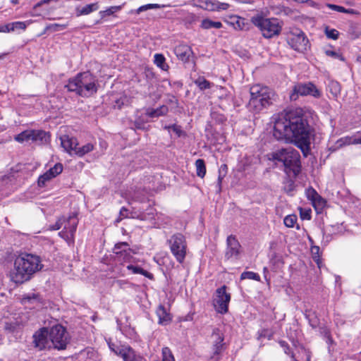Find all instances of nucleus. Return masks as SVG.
<instances>
[{
	"instance_id": "nucleus-1",
	"label": "nucleus",
	"mask_w": 361,
	"mask_h": 361,
	"mask_svg": "<svg viewBox=\"0 0 361 361\" xmlns=\"http://www.w3.org/2000/svg\"><path fill=\"white\" fill-rule=\"evenodd\" d=\"M313 131L302 110L295 109L279 114L274 124L273 135L279 141L294 143L307 157Z\"/></svg>"
},
{
	"instance_id": "nucleus-2",
	"label": "nucleus",
	"mask_w": 361,
	"mask_h": 361,
	"mask_svg": "<svg viewBox=\"0 0 361 361\" xmlns=\"http://www.w3.org/2000/svg\"><path fill=\"white\" fill-rule=\"evenodd\" d=\"M43 267L39 256L26 252L21 253L14 259L13 268L10 270L8 276L15 284H23L30 281Z\"/></svg>"
},
{
	"instance_id": "nucleus-3",
	"label": "nucleus",
	"mask_w": 361,
	"mask_h": 361,
	"mask_svg": "<svg viewBox=\"0 0 361 361\" xmlns=\"http://www.w3.org/2000/svg\"><path fill=\"white\" fill-rule=\"evenodd\" d=\"M99 83L95 75L90 71L78 73L71 78L65 88L70 92H74L82 97H90L98 91Z\"/></svg>"
},
{
	"instance_id": "nucleus-4",
	"label": "nucleus",
	"mask_w": 361,
	"mask_h": 361,
	"mask_svg": "<svg viewBox=\"0 0 361 361\" xmlns=\"http://www.w3.org/2000/svg\"><path fill=\"white\" fill-rule=\"evenodd\" d=\"M250 98L247 107L255 114L260 113L264 109L271 106L277 99V94L270 87L255 84L250 88Z\"/></svg>"
},
{
	"instance_id": "nucleus-5",
	"label": "nucleus",
	"mask_w": 361,
	"mask_h": 361,
	"mask_svg": "<svg viewBox=\"0 0 361 361\" xmlns=\"http://www.w3.org/2000/svg\"><path fill=\"white\" fill-rule=\"evenodd\" d=\"M272 159L282 162L284 166V172L287 174L293 173L296 177L301 172L300 155L298 150L289 147L281 149L272 153Z\"/></svg>"
},
{
	"instance_id": "nucleus-6",
	"label": "nucleus",
	"mask_w": 361,
	"mask_h": 361,
	"mask_svg": "<svg viewBox=\"0 0 361 361\" xmlns=\"http://www.w3.org/2000/svg\"><path fill=\"white\" fill-rule=\"evenodd\" d=\"M250 22L261 32L264 38L270 39L279 35L281 32L282 25L276 18H265L262 13L253 16Z\"/></svg>"
},
{
	"instance_id": "nucleus-7",
	"label": "nucleus",
	"mask_w": 361,
	"mask_h": 361,
	"mask_svg": "<svg viewBox=\"0 0 361 361\" xmlns=\"http://www.w3.org/2000/svg\"><path fill=\"white\" fill-rule=\"evenodd\" d=\"M285 37L287 44L293 50L304 53L310 47V41L301 29L297 27H290L285 32Z\"/></svg>"
},
{
	"instance_id": "nucleus-8",
	"label": "nucleus",
	"mask_w": 361,
	"mask_h": 361,
	"mask_svg": "<svg viewBox=\"0 0 361 361\" xmlns=\"http://www.w3.org/2000/svg\"><path fill=\"white\" fill-rule=\"evenodd\" d=\"M167 244L176 262L183 264L188 252V244L185 235L180 233H174L167 240Z\"/></svg>"
},
{
	"instance_id": "nucleus-9",
	"label": "nucleus",
	"mask_w": 361,
	"mask_h": 361,
	"mask_svg": "<svg viewBox=\"0 0 361 361\" xmlns=\"http://www.w3.org/2000/svg\"><path fill=\"white\" fill-rule=\"evenodd\" d=\"M49 338L54 348L64 350L69 342L70 336L66 329L62 325L57 324L49 330Z\"/></svg>"
},
{
	"instance_id": "nucleus-10",
	"label": "nucleus",
	"mask_w": 361,
	"mask_h": 361,
	"mask_svg": "<svg viewBox=\"0 0 361 361\" xmlns=\"http://www.w3.org/2000/svg\"><path fill=\"white\" fill-rule=\"evenodd\" d=\"M298 95H310L314 98H319L321 97L322 93L316 85L311 82L306 83L299 82L295 85L293 87L292 93L290 94V99H296L298 97Z\"/></svg>"
},
{
	"instance_id": "nucleus-11",
	"label": "nucleus",
	"mask_w": 361,
	"mask_h": 361,
	"mask_svg": "<svg viewBox=\"0 0 361 361\" xmlns=\"http://www.w3.org/2000/svg\"><path fill=\"white\" fill-rule=\"evenodd\" d=\"M227 287L224 285L216 290V297L213 300L215 310L221 314L228 312V304L231 300V294L226 292Z\"/></svg>"
},
{
	"instance_id": "nucleus-12",
	"label": "nucleus",
	"mask_w": 361,
	"mask_h": 361,
	"mask_svg": "<svg viewBox=\"0 0 361 361\" xmlns=\"http://www.w3.org/2000/svg\"><path fill=\"white\" fill-rule=\"evenodd\" d=\"M305 195L307 200L311 202L317 214L322 213L326 204L325 199H324L312 186H310L305 190Z\"/></svg>"
},
{
	"instance_id": "nucleus-13",
	"label": "nucleus",
	"mask_w": 361,
	"mask_h": 361,
	"mask_svg": "<svg viewBox=\"0 0 361 361\" xmlns=\"http://www.w3.org/2000/svg\"><path fill=\"white\" fill-rule=\"evenodd\" d=\"M241 252V245L235 235H230L226 239L225 258L230 259L233 257L238 259Z\"/></svg>"
},
{
	"instance_id": "nucleus-14",
	"label": "nucleus",
	"mask_w": 361,
	"mask_h": 361,
	"mask_svg": "<svg viewBox=\"0 0 361 361\" xmlns=\"http://www.w3.org/2000/svg\"><path fill=\"white\" fill-rule=\"evenodd\" d=\"M113 252L116 257L122 260L123 262H130L133 256L132 249L129 247V244L127 242H118L115 244Z\"/></svg>"
},
{
	"instance_id": "nucleus-15",
	"label": "nucleus",
	"mask_w": 361,
	"mask_h": 361,
	"mask_svg": "<svg viewBox=\"0 0 361 361\" xmlns=\"http://www.w3.org/2000/svg\"><path fill=\"white\" fill-rule=\"evenodd\" d=\"M20 302L28 309H39L44 305L42 296L40 294L35 293L24 295L20 300Z\"/></svg>"
},
{
	"instance_id": "nucleus-16",
	"label": "nucleus",
	"mask_w": 361,
	"mask_h": 361,
	"mask_svg": "<svg viewBox=\"0 0 361 361\" xmlns=\"http://www.w3.org/2000/svg\"><path fill=\"white\" fill-rule=\"evenodd\" d=\"M49 331L46 327L37 331L32 336L34 347L39 350L45 349L49 343Z\"/></svg>"
},
{
	"instance_id": "nucleus-17",
	"label": "nucleus",
	"mask_w": 361,
	"mask_h": 361,
	"mask_svg": "<svg viewBox=\"0 0 361 361\" xmlns=\"http://www.w3.org/2000/svg\"><path fill=\"white\" fill-rule=\"evenodd\" d=\"M225 22L236 30H249L250 23L244 18L236 15H231Z\"/></svg>"
},
{
	"instance_id": "nucleus-18",
	"label": "nucleus",
	"mask_w": 361,
	"mask_h": 361,
	"mask_svg": "<svg viewBox=\"0 0 361 361\" xmlns=\"http://www.w3.org/2000/svg\"><path fill=\"white\" fill-rule=\"evenodd\" d=\"M173 52L178 59L183 63L189 62L190 58L193 54L192 48L185 43H180L176 46Z\"/></svg>"
},
{
	"instance_id": "nucleus-19",
	"label": "nucleus",
	"mask_w": 361,
	"mask_h": 361,
	"mask_svg": "<svg viewBox=\"0 0 361 361\" xmlns=\"http://www.w3.org/2000/svg\"><path fill=\"white\" fill-rule=\"evenodd\" d=\"M116 354L120 355L124 361H145V359L136 354L135 350L129 346H123Z\"/></svg>"
},
{
	"instance_id": "nucleus-20",
	"label": "nucleus",
	"mask_w": 361,
	"mask_h": 361,
	"mask_svg": "<svg viewBox=\"0 0 361 361\" xmlns=\"http://www.w3.org/2000/svg\"><path fill=\"white\" fill-rule=\"evenodd\" d=\"M50 138L49 132L44 130L31 129V141L37 145H43L47 143Z\"/></svg>"
},
{
	"instance_id": "nucleus-21",
	"label": "nucleus",
	"mask_w": 361,
	"mask_h": 361,
	"mask_svg": "<svg viewBox=\"0 0 361 361\" xmlns=\"http://www.w3.org/2000/svg\"><path fill=\"white\" fill-rule=\"evenodd\" d=\"M212 336L215 337V340L214 341L213 344V354L214 356L212 358H214L215 355H219L224 350V336L221 331L216 329L213 331Z\"/></svg>"
},
{
	"instance_id": "nucleus-22",
	"label": "nucleus",
	"mask_w": 361,
	"mask_h": 361,
	"mask_svg": "<svg viewBox=\"0 0 361 361\" xmlns=\"http://www.w3.org/2000/svg\"><path fill=\"white\" fill-rule=\"evenodd\" d=\"M61 146L65 149L66 151L71 152L74 151L78 145V140L75 137H70L69 135H65L61 137Z\"/></svg>"
},
{
	"instance_id": "nucleus-23",
	"label": "nucleus",
	"mask_w": 361,
	"mask_h": 361,
	"mask_svg": "<svg viewBox=\"0 0 361 361\" xmlns=\"http://www.w3.org/2000/svg\"><path fill=\"white\" fill-rule=\"evenodd\" d=\"M125 4L126 3L124 2L121 5L111 6L106 8L105 10L100 11L99 12V16H100L101 20H105L109 16L116 17L115 13L120 11Z\"/></svg>"
},
{
	"instance_id": "nucleus-24",
	"label": "nucleus",
	"mask_w": 361,
	"mask_h": 361,
	"mask_svg": "<svg viewBox=\"0 0 361 361\" xmlns=\"http://www.w3.org/2000/svg\"><path fill=\"white\" fill-rule=\"evenodd\" d=\"M78 224V219L76 214L70 215L68 218H66V222L63 224V227L68 230L70 233L75 235Z\"/></svg>"
},
{
	"instance_id": "nucleus-25",
	"label": "nucleus",
	"mask_w": 361,
	"mask_h": 361,
	"mask_svg": "<svg viewBox=\"0 0 361 361\" xmlns=\"http://www.w3.org/2000/svg\"><path fill=\"white\" fill-rule=\"evenodd\" d=\"M169 112V108L166 105H161L157 109L149 108L146 111V116L149 118H157L165 116Z\"/></svg>"
},
{
	"instance_id": "nucleus-26",
	"label": "nucleus",
	"mask_w": 361,
	"mask_h": 361,
	"mask_svg": "<svg viewBox=\"0 0 361 361\" xmlns=\"http://www.w3.org/2000/svg\"><path fill=\"white\" fill-rule=\"evenodd\" d=\"M99 9V4L98 2L92 3L90 4H87L82 8L77 7L75 8L76 16H86L90 13L96 11Z\"/></svg>"
},
{
	"instance_id": "nucleus-27",
	"label": "nucleus",
	"mask_w": 361,
	"mask_h": 361,
	"mask_svg": "<svg viewBox=\"0 0 361 361\" xmlns=\"http://www.w3.org/2000/svg\"><path fill=\"white\" fill-rule=\"evenodd\" d=\"M126 268L128 270L130 271L133 274H141L145 276L146 278L149 279V280H154V276L153 274L147 271V270H145L140 267L129 264L126 267Z\"/></svg>"
},
{
	"instance_id": "nucleus-28",
	"label": "nucleus",
	"mask_w": 361,
	"mask_h": 361,
	"mask_svg": "<svg viewBox=\"0 0 361 361\" xmlns=\"http://www.w3.org/2000/svg\"><path fill=\"white\" fill-rule=\"evenodd\" d=\"M326 6L333 11L340 12V13H344L351 15H359L360 12L357 10L353 9V8H345L343 6L332 4H326Z\"/></svg>"
},
{
	"instance_id": "nucleus-29",
	"label": "nucleus",
	"mask_w": 361,
	"mask_h": 361,
	"mask_svg": "<svg viewBox=\"0 0 361 361\" xmlns=\"http://www.w3.org/2000/svg\"><path fill=\"white\" fill-rule=\"evenodd\" d=\"M200 27L204 30L220 29L223 27V25L220 21H213L209 18H204L202 20Z\"/></svg>"
},
{
	"instance_id": "nucleus-30",
	"label": "nucleus",
	"mask_w": 361,
	"mask_h": 361,
	"mask_svg": "<svg viewBox=\"0 0 361 361\" xmlns=\"http://www.w3.org/2000/svg\"><path fill=\"white\" fill-rule=\"evenodd\" d=\"M13 319V321L6 322L5 324L4 328L9 332L17 331L21 329L23 326L22 322L19 320L21 317H14Z\"/></svg>"
},
{
	"instance_id": "nucleus-31",
	"label": "nucleus",
	"mask_w": 361,
	"mask_h": 361,
	"mask_svg": "<svg viewBox=\"0 0 361 361\" xmlns=\"http://www.w3.org/2000/svg\"><path fill=\"white\" fill-rule=\"evenodd\" d=\"M357 141V138H353V137L348 135L338 139L336 142V145L337 148H341L347 145H358V142H356Z\"/></svg>"
},
{
	"instance_id": "nucleus-32",
	"label": "nucleus",
	"mask_w": 361,
	"mask_h": 361,
	"mask_svg": "<svg viewBox=\"0 0 361 361\" xmlns=\"http://www.w3.org/2000/svg\"><path fill=\"white\" fill-rule=\"evenodd\" d=\"M154 63L163 71H168L169 66L166 63L165 56L162 54H155Z\"/></svg>"
},
{
	"instance_id": "nucleus-33",
	"label": "nucleus",
	"mask_w": 361,
	"mask_h": 361,
	"mask_svg": "<svg viewBox=\"0 0 361 361\" xmlns=\"http://www.w3.org/2000/svg\"><path fill=\"white\" fill-rule=\"evenodd\" d=\"M195 165L196 168L197 176L201 178H203L205 176L207 172L204 160L202 159H198L195 161Z\"/></svg>"
},
{
	"instance_id": "nucleus-34",
	"label": "nucleus",
	"mask_w": 361,
	"mask_h": 361,
	"mask_svg": "<svg viewBox=\"0 0 361 361\" xmlns=\"http://www.w3.org/2000/svg\"><path fill=\"white\" fill-rule=\"evenodd\" d=\"M32 23V20L27 21H16L13 23H10L9 27L10 32H13L16 30H20L25 31L27 28V26Z\"/></svg>"
},
{
	"instance_id": "nucleus-35",
	"label": "nucleus",
	"mask_w": 361,
	"mask_h": 361,
	"mask_svg": "<svg viewBox=\"0 0 361 361\" xmlns=\"http://www.w3.org/2000/svg\"><path fill=\"white\" fill-rule=\"evenodd\" d=\"M94 146L93 144L87 143V144L83 145L82 147H77L75 154L77 156L82 157L84 155H85L86 154L92 152L94 149Z\"/></svg>"
},
{
	"instance_id": "nucleus-36",
	"label": "nucleus",
	"mask_w": 361,
	"mask_h": 361,
	"mask_svg": "<svg viewBox=\"0 0 361 361\" xmlns=\"http://www.w3.org/2000/svg\"><path fill=\"white\" fill-rule=\"evenodd\" d=\"M14 140L20 143L31 141V129L25 130L14 136Z\"/></svg>"
},
{
	"instance_id": "nucleus-37",
	"label": "nucleus",
	"mask_w": 361,
	"mask_h": 361,
	"mask_svg": "<svg viewBox=\"0 0 361 361\" xmlns=\"http://www.w3.org/2000/svg\"><path fill=\"white\" fill-rule=\"evenodd\" d=\"M164 6V5H160L158 4H147L142 5L141 6H140L136 10H131L130 13H135L136 14H140L141 12L147 11L149 9L161 8H163Z\"/></svg>"
},
{
	"instance_id": "nucleus-38",
	"label": "nucleus",
	"mask_w": 361,
	"mask_h": 361,
	"mask_svg": "<svg viewBox=\"0 0 361 361\" xmlns=\"http://www.w3.org/2000/svg\"><path fill=\"white\" fill-rule=\"evenodd\" d=\"M320 334L325 338L326 343L329 345V350L330 347L334 344V341L331 336L330 331L327 326L320 328Z\"/></svg>"
},
{
	"instance_id": "nucleus-39",
	"label": "nucleus",
	"mask_w": 361,
	"mask_h": 361,
	"mask_svg": "<svg viewBox=\"0 0 361 361\" xmlns=\"http://www.w3.org/2000/svg\"><path fill=\"white\" fill-rule=\"evenodd\" d=\"M332 47H333L332 46H330V48H332ZM324 53L326 56H328L329 57H331L335 59H338L343 62L345 61V59L344 56L343 55V54L341 52H340V51H336L332 50L331 49H325Z\"/></svg>"
},
{
	"instance_id": "nucleus-40",
	"label": "nucleus",
	"mask_w": 361,
	"mask_h": 361,
	"mask_svg": "<svg viewBox=\"0 0 361 361\" xmlns=\"http://www.w3.org/2000/svg\"><path fill=\"white\" fill-rule=\"evenodd\" d=\"M194 83L199 87L201 90H205L207 89H210L212 87V83L205 79L204 77H199L197 78Z\"/></svg>"
},
{
	"instance_id": "nucleus-41",
	"label": "nucleus",
	"mask_w": 361,
	"mask_h": 361,
	"mask_svg": "<svg viewBox=\"0 0 361 361\" xmlns=\"http://www.w3.org/2000/svg\"><path fill=\"white\" fill-rule=\"evenodd\" d=\"M63 169V167L62 164L56 163L53 167L47 171V172L51 177H52V178H54L62 173Z\"/></svg>"
},
{
	"instance_id": "nucleus-42",
	"label": "nucleus",
	"mask_w": 361,
	"mask_h": 361,
	"mask_svg": "<svg viewBox=\"0 0 361 361\" xmlns=\"http://www.w3.org/2000/svg\"><path fill=\"white\" fill-rule=\"evenodd\" d=\"M129 103V98L126 94L121 95L119 98L116 99L114 104V108L121 109L123 106Z\"/></svg>"
},
{
	"instance_id": "nucleus-43",
	"label": "nucleus",
	"mask_w": 361,
	"mask_h": 361,
	"mask_svg": "<svg viewBox=\"0 0 361 361\" xmlns=\"http://www.w3.org/2000/svg\"><path fill=\"white\" fill-rule=\"evenodd\" d=\"M198 5L196 6L209 11H214V1L212 0H197Z\"/></svg>"
},
{
	"instance_id": "nucleus-44",
	"label": "nucleus",
	"mask_w": 361,
	"mask_h": 361,
	"mask_svg": "<svg viewBox=\"0 0 361 361\" xmlns=\"http://www.w3.org/2000/svg\"><path fill=\"white\" fill-rule=\"evenodd\" d=\"M130 217H133L132 212H130L126 207H122L119 211L118 216L116 219V222L118 223L124 219Z\"/></svg>"
},
{
	"instance_id": "nucleus-45",
	"label": "nucleus",
	"mask_w": 361,
	"mask_h": 361,
	"mask_svg": "<svg viewBox=\"0 0 361 361\" xmlns=\"http://www.w3.org/2000/svg\"><path fill=\"white\" fill-rule=\"evenodd\" d=\"M297 220L298 217L295 214L287 215L283 219V224L288 228H293Z\"/></svg>"
},
{
	"instance_id": "nucleus-46",
	"label": "nucleus",
	"mask_w": 361,
	"mask_h": 361,
	"mask_svg": "<svg viewBox=\"0 0 361 361\" xmlns=\"http://www.w3.org/2000/svg\"><path fill=\"white\" fill-rule=\"evenodd\" d=\"M164 128L166 130L171 129L178 137L186 135L185 132L182 130L181 126L177 124H173L171 126H165Z\"/></svg>"
},
{
	"instance_id": "nucleus-47",
	"label": "nucleus",
	"mask_w": 361,
	"mask_h": 361,
	"mask_svg": "<svg viewBox=\"0 0 361 361\" xmlns=\"http://www.w3.org/2000/svg\"><path fill=\"white\" fill-rule=\"evenodd\" d=\"M59 235L64 239L68 243H73L75 235L66 230L64 227L63 229L59 233Z\"/></svg>"
},
{
	"instance_id": "nucleus-48",
	"label": "nucleus",
	"mask_w": 361,
	"mask_h": 361,
	"mask_svg": "<svg viewBox=\"0 0 361 361\" xmlns=\"http://www.w3.org/2000/svg\"><path fill=\"white\" fill-rule=\"evenodd\" d=\"M324 33L327 38L332 39L334 40L338 39L340 34L337 30L334 28H329V27H326Z\"/></svg>"
},
{
	"instance_id": "nucleus-49",
	"label": "nucleus",
	"mask_w": 361,
	"mask_h": 361,
	"mask_svg": "<svg viewBox=\"0 0 361 361\" xmlns=\"http://www.w3.org/2000/svg\"><path fill=\"white\" fill-rule=\"evenodd\" d=\"M252 279L255 281H259L260 277L258 274L253 271H244L240 275V279Z\"/></svg>"
},
{
	"instance_id": "nucleus-50",
	"label": "nucleus",
	"mask_w": 361,
	"mask_h": 361,
	"mask_svg": "<svg viewBox=\"0 0 361 361\" xmlns=\"http://www.w3.org/2000/svg\"><path fill=\"white\" fill-rule=\"evenodd\" d=\"M279 343L281 345V347L283 348V351L286 355H290L293 360L298 361L295 358V355L290 350V346L287 342H286L285 341H279Z\"/></svg>"
},
{
	"instance_id": "nucleus-51",
	"label": "nucleus",
	"mask_w": 361,
	"mask_h": 361,
	"mask_svg": "<svg viewBox=\"0 0 361 361\" xmlns=\"http://www.w3.org/2000/svg\"><path fill=\"white\" fill-rule=\"evenodd\" d=\"M67 24H59V23H53L49 24L46 26L45 31L51 30L52 32H56L59 30H63L67 27Z\"/></svg>"
},
{
	"instance_id": "nucleus-52",
	"label": "nucleus",
	"mask_w": 361,
	"mask_h": 361,
	"mask_svg": "<svg viewBox=\"0 0 361 361\" xmlns=\"http://www.w3.org/2000/svg\"><path fill=\"white\" fill-rule=\"evenodd\" d=\"M52 179L47 172L46 171L44 174L39 176L37 180V185L39 187H44L46 185L47 182L49 181Z\"/></svg>"
},
{
	"instance_id": "nucleus-53",
	"label": "nucleus",
	"mask_w": 361,
	"mask_h": 361,
	"mask_svg": "<svg viewBox=\"0 0 361 361\" xmlns=\"http://www.w3.org/2000/svg\"><path fill=\"white\" fill-rule=\"evenodd\" d=\"M307 319H308L310 326L314 329L319 328V330L320 331L321 327L326 326L324 324H322L320 322L319 317H307Z\"/></svg>"
},
{
	"instance_id": "nucleus-54",
	"label": "nucleus",
	"mask_w": 361,
	"mask_h": 361,
	"mask_svg": "<svg viewBox=\"0 0 361 361\" xmlns=\"http://www.w3.org/2000/svg\"><path fill=\"white\" fill-rule=\"evenodd\" d=\"M214 11H225L230 7V5L228 3L220 2L218 1H214Z\"/></svg>"
},
{
	"instance_id": "nucleus-55",
	"label": "nucleus",
	"mask_w": 361,
	"mask_h": 361,
	"mask_svg": "<svg viewBox=\"0 0 361 361\" xmlns=\"http://www.w3.org/2000/svg\"><path fill=\"white\" fill-rule=\"evenodd\" d=\"M163 361H174V357L169 348H164L162 350Z\"/></svg>"
},
{
	"instance_id": "nucleus-56",
	"label": "nucleus",
	"mask_w": 361,
	"mask_h": 361,
	"mask_svg": "<svg viewBox=\"0 0 361 361\" xmlns=\"http://www.w3.org/2000/svg\"><path fill=\"white\" fill-rule=\"evenodd\" d=\"M65 222H66V217L62 216V217L59 218L54 224H53L50 226V229L51 231H58L63 226Z\"/></svg>"
},
{
	"instance_id": "nucleus-57",
	"label": "nucleus",
	"mask_w": 361,
	"mask_h": 361,
	"mask_svg": "<svg viewBox=\"0 0 361 361\" xmlns=\"http://www.w3.org/2000/svg\"><path fill=\"white\" fill-rule=\"evenodd\" d=\"M319 250L320 248L319 246L314 245L311 247L312 258L317 263H319V261L320 260Z\"/></svg>"
},
{
	"instance_id": "nucleus-58",
	"label": "nucleus",
	"mask_w": 361,
	"mask_h": 361,
	"mask_svg": "<svg viewBox=\"0 0 361 361\" xmlns=\"http://www.w3.org/2000/svg\"><path fill=\"white\" fill-rule=\"evenodd\" d=\"M273 336V333L269 329H262L258 332V338H267L270 340Z\"/></svg>"
},
{
	"instance_id": "nucleus-59",
	"label": "nucleus",
	"mask_w": 361,
	"mask_h": 361,
	"mask_svg": "<svg viewBox=\"0 0 361 361\" xmlns=\"http://www.w3.org/2000/svg\"><path fill=\"white\" fill-rule=\"evenodd\" d=\"M157 316H169L167 309L163 305H159L156 311Z\"/></svg>"
},
{
	"instance_id": "nucleus-60",
	"label": "nucleus",
	"mask_w": 361,
	"mask_h": 361,
	"mask_svg": "<svg viewBox=\"0 0 361 361\" xmlns=\"http://www.w3.org/2000/svg\"><path fill=\"white\" fill-rule=\"evenodd\" d=\"M197 20V17L195 13H189L187 14V16L185 17V21L187 23L192 24L195 23Z\"/></svg>"
},
{
	"instance_id": "nucleus-61",
	"label": "nucleus",
	"mask_w": 361,
	"mask_h": 361,
	"mask_svg": "<svg viewBox=\"0 0 361 361\" xmlns=\"http://www.w3.org/2000/svg\"><path fill=\"white\" fill-rule=\"evenodd\" d=\"M300 218L304 220V219H307V220H310L311 219V210L309 209V210H306V211H300Z\"/></svg>"
},
{
	"instance_id": "nucleus-62",
	"label": "nucleus",
	"mask_w": 361,
	"mask_h": 361,
	"mask_svg": "<svg viewBox=\"0 0 361 361\" xmlns=\"http://www.w3.org/2000/svg\"><path fill=\"white\" fill-rule=\"evenodd\" d=\"M171 322V317H159L158 324L160 325H168Z\"/></svg>"
},
{
	"instance_id": "nucleus-63",
	"label": "nucleus",
	"mask_w": 361,
	"mask_h": 361,
	"mask_svg": "<svg viewBox=\"0 0 361 361\" xmlns=\"http://www.w3.org/2000/svg\"><path fill=\"white\" fill-rule=\"evenodd\" d=\"M228 173V166L226 164H223L221 165L219 169V173H224L226 175Z\"/></svg>"
},
{
	"instance_id": "nucleus-64",
	"label": "nucleus",
	"mask_w": 361,
	"mask_h": 361,
	"mask_svg": "<svg viewBox=\"0 0 361 361\" xmlns=\"http://www.w3.org/2000/svg\"><path fill=\"white\" fill-rule=\"evenodd\" d=\"M0 32H11L9 24L7 23L6 25H0Z\"/></svg>"
}]
</instances>
